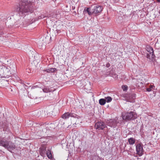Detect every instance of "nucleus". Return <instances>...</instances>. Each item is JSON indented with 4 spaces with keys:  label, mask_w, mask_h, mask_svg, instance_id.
Returning a JSON list of instances; mask_svg holds the SVG:
<instances>
[{
    "label": "nucleus",
    "mask_w": 160,
    "mask_h": 160,
    "mask_svg": "<svg viewBox=\"0 0 160 160\" xmlns=\"http://www.w3.org/2000/svg\"><path fill=\"white\" fill-rule=\"evenodd\" d=\"M1 126L3 129V131L5 132L4 133V137L0 139V146L12 152V151L16 148L15 145L9 140L12 134L10 132L8 123L6 121H4V122H2Z\"/></svg>",
    "instance_id": "obj_1"
},
{
    "label": "nucleus",
    "mask_w": 160,
    "mask_h": 160,
    "mask_svg": "<svg viewBox=\"0 0 160 160\" xmlns=\"http://www.w3.org/2000/svg\"><path fill=\"white\" fill-rule=\"evenodd\" d=\"M32 3L28 0H21L15 7V10L19 15L23 17L32 13L34 11Z\"/></svg>",
    "instance_id": "obj_2"
},
{
    "label": "nucleus",
    "mask_w": 160,
    "mask_h": 160,
    "mask_svg": "<svg viewBox=\"0 0 160 160\" xmlns=\"http://www.w3.org/2000/svg\"><path fill=\"white\" fill-rule=\"evenodd\" d=\"M11 67L7 65L0 66V75L5 78H8L10 76L11 72L10 71Z\"/></svg>",
    "instance_id": "obj_3"
},
{
    "label": "nucleus",
    "mask_w": 160,
    "mask_h": 160,
    "mask_svg": "<svg viewBox=\"0 0 160 160\" xmlns=\"http://www.w3.org/2000/svg\"><path fill=\"white\" fill-rule=\"evenodd\" d=\"M122 117L123 120L126 121L134 120L137 118V114L132 111L122 113Z\"/></svg>",
    "instance_id": "obj_4"
},
{
    "label": "nucleus",
    "mask_w": 160,
    "mask_h": 160,
    "mask_svg": "<svg viewBox=\"0 0 160 160\" xmlns=\"http://www.w3.org/2000/svg\"><path fill=\"white\" fill-rule=\"evenodd\" d=\"M94 127L96 129L99 130H103L107 126L104 122L102 121H98L96 123Z\"/></svg>",
    "instance_id": "obj_5"
},
{
    "label": "nucleus",
    "mask_w": 160,
    "mask_h": 160,
    "mask_svg": "<svg viewBox=\"0 0 160 160\" xmlns=\"http://www.w3.org/2000/svg\"><path fill=\"white\" fill-rule=\"evenodd\" d=\"M143 146L142 143H138L136 146L137 153L140 156H142L143 154L144 150Z\"/></svg>",
    "instance_id": "obj_6"
},
{
    "label": "nucleus",
    "mask_w": 160,
    "mask_h": 160,
    "mask_svg": "<svg viewBox=\"0 0 160 160\" xmlns=\"http://www.w3.org/2000/svg\"><path fill=\"white\" fill-rule=\"evenodd\" d=\"M92 11L93 14H97L100 13L102 10L101 6L99 5H94L91 6Z\"/></svg>",
    "instance_id": "obj_7"
},
{
    "label": "nucleus",
    "mask_w": 160,
    "mask_h": 160,
    "mask_svg": "<svg viewBox=\"0 0 160 160\" xmlns=\"http://www.w3.org/2000/svg\"><path fill=\"white\" fill-rule=\"evenodd\" d=\"M78 117L77 115L74 113L66 112L62 115V118L63 119H66L70 117H72L78 119Z\"/></svg>",
    "instance_id": "obj_8"
},
{
    "label": "nucleus",
    "mask_w": 160,
    "mask_h": 160,
    "mask_svg": "<svg viewBox=\"0 0 160 160\" xmlns=\"http://www.w3.org/2000/svg\"><path fill=\"white\" fill-rule=\"evenodd\" d=\"M117 122L115 120L111 119L107 122V125L111 127H115L116 126Z\"/></svg>",
    "instance_id": "obj_9"
},
{
    "label": "nucleus",
    "mask_w": 160,
    "mask_h": 160,
    "mask_svg": "<svg viewBox=\"0 0 160 160\" xmlns=\"http://www.w3.org/2000/svg\"><path fill=\"white\" fill-rule=\"evenodd\" d=\"M43 91L45 93L52 92L55 90V89L52 87L49 88L48 87H45L42 89Z\"/></svg>",
    "instance_id": "obj_10"
},
{
    "label": "nucleus",
    "mask_w": 160,
    "mask_h": 160,
    "mask_svg": "<svg viewBox=\"0 0 160 160\" xmlns=\"http://www.w3.org/2000/svg\"><path fill=\"white\" fill-rule=\"evenodd\" d=\"M146 57L151 61L153 60V59L155 57V55L154 53V52L147 53V54Z\"/></svg>",
    "instance_id": "obj_11"
},
{
    "label": "nucleus",
    "mask_w": 160,
    "mask_h": 160,
    "mask_svg": "<svg viewBox=\"0 0 160 160\" xmlns=\"http://www.w3.org/2000/svg\"><path fill=\"white\" fill-rule=\"evenodd\" d=\"M83 13H87L89 15H91L92 14H93L92 11V9L91 10L90 8H88L86 9L85 8L84 9L83 11Z\"/></svg>",
    "instance_id": "obj_12"
},
{
    "label": "nucleus",
    "mask_w": 160,
    "mask_h": 160,
    "mask_svg": "<svg viewBox=\"0 0 160 160\" xmlns=\"http://www.w3.org/2000/svg\"><path fill=\"white\" fill-rule=\"evenodd\" d=\"M46 148L44 147H43L40 148V153L41 155L43 157L45 156V154L46 151Z\"/></svg>",
    "instance_id": "obj_13"
},
{
    "label": "nucleus",
    "mask_w": 160,
    "mask_h": 160,
    "mask_svg": "<svg viewBox=\"0 0 160 160\" xmlns=\"http://www.w3.org/2000/svg\"><path fill=\"white\" fill-rule=\"evenodd\" d=\"M56 68H50L48 69H46L44 70L48 73H52L56 71Z\"/></svg>",
    "instance_id": "obj_14"
},
{
    "label": "nucleus",
    "mask_w": 160,
    "mask_h": 160,
    "mask_svg": "<svg viewBox=\"0 0 160 160\" xmlns=\"http://www.w3.org/2000/svg\"><path fill=\"white\" fill-rule=\"evenodd\" d=\"M135 139L133 138H130L128 139V142L129 144L132 145L135 142Z\"/></svg>",
    "instance_id": "obj_15"
},
{
    "label": "nucleus",
    "mask_w": 160,
    "mask_h": 160,
    "mask_svg": "<svg viewBox=\"0 0 160 160\" xmlns=\"http://www.w3.org/2000/svg\"><path fill=\"white\" fill-rule=\"evenodd\" d=\"M146 50L148 52V53L154 52V50L153 48L152 47L149 46H147L146 47Z\"/></svg>",
    "instance_id": "obj_16"
},
{
    "label": "nucleus",
    "mask_w": 160,
    "mask_h": 160,
    "mask_svg": "<svg viewBox=\"0 0 160 160\" xmlns=\"http://www.w3.org/2000/svg\"><path fill=\"white\" fill-rule=\"evenodd\" d=\"M47 156L48 158L51 159L52 158V156L50 150H48L46 152Z\"/></svg>",
    "instance_id": "obj_17"
},
{
    "label": "nucleus",
    "mask_w": 160,
    "mask_h": 160,
    "mask_svg": "<svg viewBox=\"0 0 160 160\" xmlns=\"http://www.w3.org/2000/svg\"><path fill=\"white\" fill-rule=\"evenodd\" d=\"M136 94L133 93L130 95V98L131 99V100L130 101V102H133L134 100L136 98Z\"/></svg>",
    "instance_id": "obj_18"
},
{
    "label": "nucleus",
    "mask_w": 160,
    "mask_h": 160,
    "mask_svg": "<svg viewBox=\"0 0 160 160\" xmlns=\"http://www.w3.org/2000/svg\"><path fill=\"white\" fill-rule=\"evenodd\" d=\"M99 102L100 105H103L106 103V101L105 99L101 98L99 99Z\"/></svg>",
    "instance_id": "obj_19"
},
{
    "label": "nucleus",
    "mask_w": 160,
    "mask_h": 160,
    "mask_svg": "<svg viewBox=\"0 0 160 160\" xmlns=\"http://www.w3.org/2000/svg\"><path fill=\"white\" fill-rule=\"evenodd\" d=\"M31 19H28L27 21V22L26 23L24 22V24L25 25H28L29 24L32 23V22H33L35 21V20H33V19H32L31 21Z\"/></svg>",
    "instance_id": "obj_20"
},
{
    "label": "nucleus",
    "mask_w": 160,
    "mask_h": 160,
    "mask_svg": "<svg viewBox=\"0 0 160 160\" xmlns=\"http://www.w3.org/2000/svg\"><path fill=\"white\" fill-rule=\"evenodd\" d=\"M154 88V86L153 85H150L149 87L146 88L147 91L150 92L152 91Z\"/></svg>",
    "instance_id": "obj_21"
},
{
    "label": "nucleus",
    "mask_w": 160,
    "mask_h": 160,
    "mask_svg": "<svg viewBox=\"0 0 160 160\" xmlns=\"http://www.w3.org/2000/svg\"><path fill=\"white\" fill-rule=\"evenodd\" d=\"M51 38V37H49L48 36H47L44 39H43V41H44L45 42V43H48L49 42V41L48 40H49Z\"/></svg>",
    "instance_id": "obj_22"
},
{
    "label": "nucleus",
    "mask_w": 160,
    "mask_h": 160,
    "mask_svg": "<svg viewBox=\"0 0 160 160\" xmlns=\"http://www.w3.org/2000/svg\"><path fill=\"white\" fill-rule=\"evenodd\" d=\"M105 99L106 101V102H109L112 101V98L110 97H105Z\"/></svg>",
    "instance_id": "obj_23"
},
{
    "label": "nucleus",
    "mask_w": 160,
    "mask_h": 160,
    "mask_svg": "<svg viewBox=\"0 0 160 160\" xmlns=\"http://www.w3.org/2000/svg\"><path fill=\"white\" fill-rule=\"evenodd\" d=\"M99 157L97 155L93 156L92 158V160H99Z\"/></svg>",
    "instance_id": "obj_24"
},
{
    "label": "nucleus",
    "mask_w": 160,
    "mask_h": 160,
    "mask_svg": "<svg viewBox=\"0 0 160 160\" xmlns=\"http://www.w3.org/2000/svg\"><path fill=\"white\" fill-rule=\"evenodd\" d=\"M123 91H127L128 89V87L126 85H123L122 87Z\"/></svg>",
    "instance_id": "obj_25"
},
{
    "label": "nucleus",
    "mask_w": 160,
    "mask_h": 160,
    "mask_svg": "<svg viewBox=\"0 0 160 160\" xmlns=\"http://www.w3.org/2000/svg\"><path fill=\"white\" fill-rule=\"evenodd\" d=\"M119 0H114V2H118Z\"/></svg>",
    "instance_id": "obj_26"
},
{
    "label": "nucleus",
    "mask_w": 160,
    "mask_h": 160,
    "mask_svg": "<svg viewBox=\"0 0 160 160\" xmlns=\"http://www.w3.org/2000/svg\"><path fill=\"white\" fill-rule=\"evenodd\" d=\"M99 160H104V159L103 158H100V159Z\"/></svg>",
    "instance_id": "obj_27"
},
{
    "label": "nucleus",
    "mask_w": 160,
    "mask_h": 160,
    "mask_svg": "<svg viewBox=\"0 0 160 160\" xmlns=\"http://www.w3.org/2000/svg\"><path fill=\"white\" fill-rule=\"evenodd\" d=\"M3 34V33L2 32H0V37L1 36V35H2Z\"/></svg>",
    "instance_id": "obj_28"
},
{
    "label": "nucleus",
    "mask_w": 160,
    "mask_h": 160,
    "mask_svg": "<svg viewBox=\"0 0 160 160\" xmlns=\"http://www.w3.org/2000/svg\"><path fill=\"white\" fill-rule=\"evenodd\" d=\"M109 66H110L109 64H107V67H109Z\"/></svg>",
    "instance_id": "obj_29"
},
{
    "label": "nucleus",
    "mask_w": 160,
    "mask_h": 160,
    "mask_svg": "<svg viewBox=\"0 0 160 160\" xmlns=\"http://www.w3.org/2000/svg\"><path fill=\"white\" fill-rule=\"evenodd\" d=\"M157 2H160V0H157Z\"/></svg>",
    "instance_id": "obj_30"
},
{
    "label": "nucleus",
    "mask_w": 160,
    "mask_h": 160,
    "mask_svg": "<svg viewBox=\"0 0 160 160\" xmlns=\"http://www.w3.org/2000/svg\"><path fill=\"white\" fill-rule=\"evenodd\" d=\"M37 87V86H36V87ZM36 87V86H34L33 87V88H34V87Z\"/></svg>",
    "instance_id": "obj_31"
},
{
    "label": "nucleus",
    "mask_w": 160,
    "mask_h": 160,
    "mask_svg": "<svg viewBox=\"0 0 160 160\" xmlns=\"http://www.w3.org/2000/svg\"><path fill=\"white\" fill-rule=\"evenodd\" d=\"M56 31H57V32H58V30H57V29L56 30Z\"/></svg>",
    "instance_id": "obj_32"
},
{
    "label": "nucleus",
    "mask_w": 160,
    "mask_h": 160,
    "mask_svg": "<svg viewBox=\"0 0 160 160\" xmlns=\"http://www.w3.org/2000/svg\"><path fill=\"white\" fill-rule=\"evenodd\" d=\"M76 122L75 123V124H76Z\"/></svg>",
    "instance_id": "obj_33"
}]
</instances>
